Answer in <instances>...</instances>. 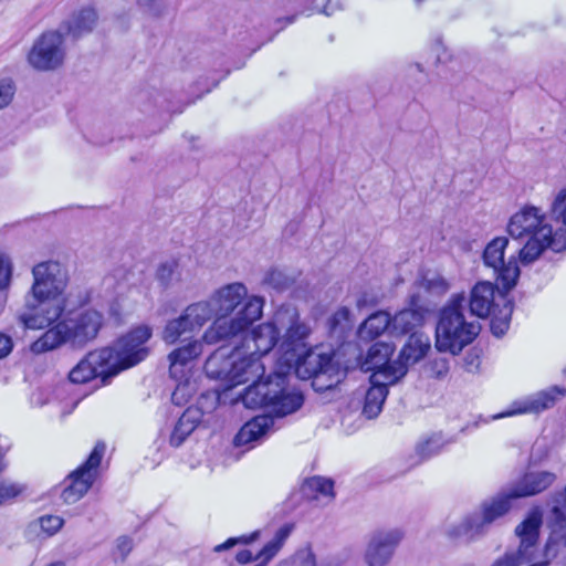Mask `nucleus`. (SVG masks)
<instances>
[{
	"mask_svg": "<svg viewBox=\"0 0 566 566\" xmlns=\"http://www.w3.org/2000/svg\"><path fill=\"white\" fill-rule=\"evenodd\" d=\"M507 232L513 239L524 241L518 250L523 265L535 262L547 249L566 250V233L562 229L554 231L547 216L534 206H525L514 213L507 223Z\"/></svg>",
	"mask_w": 566,
	"mask_h": 566,
	"instance_id": "1",
	"label": "nucleus"
},
{
	"mask_svg": "<svg viewBox=\"0 0 566 566\" xmlns=\"http://www.w3.org/2000/svg\"><path fill=\"white\" fill-rule=\"evenodd\" d=\"M105 324L104 314L96 308L75 311L48 328L31 344L30 350L39 355L63 345H69L73 349H83L98 337Z\"/></svg>",
	"mask_w": 566,
	"mask_h": 566,
	"instance_id": "2",
	"label": "nucleus"
},
{
	"mask_svg": "<svg viewBox=\"0 0 566 566\" xmlns=\"http://www.w3.org/2000/svg\"><path fill=\"white\" fill-rule=\"evenodd\" d=\"M465 294L455 293L440 308L436 325L434 346L439 353L459 355L462 349L474 342L481 332L478 321L469 322L463 313Z\"/></svg>",
	"mask_w": 566,
	"mask_h": 566,
	"instance_id": "3",
	"label": "nucleus"
},
{
	"mask_svg": "<svg viewBox=\"0 0 566 566\" xmlns=\"http://www.w3.org/2000/svg\"><path fill=\"white\" fill-rule=\"evenodd\" d=\"M289 376L283 371H274L251 384L242 395L248 408H269L276 417H285L297 411L304 403L300 391H289Z\"/></svg>",
	"mask_w": 566,
	"mask_h": 566,
	"instance_id": "4",
	"label": "nucleus"
},
{
	"mask_svg": "<svg viewBox=\"0 0 566 566\" xmlns=\"http://www.w3.org/2000/svg\"><path fill=\"white\" fill-rule=\"evenodd\" d=\"M205 373L208 378L224 381V388L230 389L238 385L259 380L264 373V366L253 354L241 356L240 350L235 346L233 350L227 355L222 348L211 354L205 363Z\"/></svg>",
	"mask_w": 566,
	"mask_h": 566,
	"instance_id": "5",
	"label": "nucleus"
},
{
	"mask_svg": "<svg viewBox=\"0 0 566 566\" xmlns=\"http://www.w3.org/2000/svg\"><path fill=\"white\" fill-rule=\"evenodd\" d=\"M153 336V329L148 325H138L120 336L113 346L103 347L109 352L108 364L113 368V375L130 368L149 355V347L146 345Z\"/></svg>",
	"mask_w": 566,
	"mask_h": 566,
	"instance_id": "6",
	"label": "nucleus"
},
{
	"mask_svg": "<svg viewBox=\"0 0 566 566\" xmlns=\"http://www.w3.org/2000/svg\"><path fill=\"white\" fill-rule=\"evenodd\" d=\"M542 523V512L538 509L530 511L524 521L515 528V534L520 538L517 549L515 552H506L492 566H521L531 563L536 557Z\"/></svg>",
	"mask_w": 566,
	"mask_h": 566,
	"instance_id": "7",
	"label": "nucleus"
},
{
	"mask_svg": "<svg viewBox=\"0 0 566 566\" xmlns=\"http://www.w3.org/2000/svg\"><path fill=\"white\" fill-rule=\"evenodd\" d=\"M65 310V300L62 296L30 293L25 297V310L19 314V321L25 328H51Z\"/></svg>",
	"mask_w": 566,
	"mask_h": 566,
	"instance_id": "8",
	"label": "nucleus"
},
{
	"mask_svg": "<svg viewBox=\"0 0 566 566\" xmlns=\"http://www.w3.org/2000/svg\"><path fill=\"white\" fill-rule=\"evenodd\" d=\"M104 452V443H97L87 459L64 479L60 496L65 504L76 503L93 486Z\"/></svg>",
	"mask_w": 566,
	"mask_h": 566,
	"instance_id": "9",
	"label": "nucleus"
},
{
	"mask_svg": "<svg viewBox=\"0 0 566 566\" xmlns=\"http://www.w3.org/2000/svg\"><path fill=\"white\" fill-rule=\"evenodd\" d=\"M509 242L506 237H496L486 244L482 254L483 264L493 270L497 284L505 292L516 286L521 274L517 264L518 255H511L507 261L504 259Z\"/></svg>",
	"mask_w": 566,
	"mask_h": 566,
	"instance_id": "10",
	"label": "nucleus"
},
{
	"mask_svg": "<svg viewBox=\"0 0 566 566\" xmlns=\"http://www.w3.org/2000/svg\"><path fill=\"white\" fill-rule=\"evenodd\" d=\"M392 352L389 344L377 342L369 347L365 356L360 355L357 358L359 368L365 373L371 371L370 378L374 380L398 382L407 375V368L396 359L390 360Z\"/></svg>",
	"mask_w": 566,
	"mask_h": 566,
	"instance_id": "11",
	"label": "nucleus"
},
{
	"mask_svg": "<svg viewBox=\"0 0 566 566\" xmlns=\"http://www.w3.org/2000/svg\"><path fill=\"white\" fill-rule=\"evenodd\" d=\"M64 34L61 30L42 33L33 43L28 62L38 71H51L57 69L64 60Z\"/></svg>",
	"mask_w": 566,
	"mask_h": 566,
	"instance_id": "12",
	"label": "nucleus"
},
{
	"mask_svg": "<svg viewBox=\"0 0 566 566\" xmlns=\"http://www.w3.org/2000/svg\"><path fill=\"white\" fill-rule=\"evenodd\" d=\"M303 367L312 378V387L317 392L335 388L346 375L334 361L332 354H310L303 365L297 367V373H302Z\"/></svg>",
	"mask_w": 566,
	"mask_h": 566,
	"instance_id": "13",
	"label": "nucleus"
},
{
	"mask_svg": "<svg viewBox=\"0 0 566 566\" xmlns=\"http://www.w3.org/2000/svg\"><path fill=\"white\" fill-rule=\"evenodd\" d=\"M566 396V388L563 386H551L532 395L516 399L502 412L494 415L492 419H502L520 415H538L553 408L557 400Z\"/></svg>",
	"mask_w": 566,
	"mask_h": 566,
	"instance_id": "14",
	"label": "nucleus"
},
{
	"mask_svg": "<svg viewBox=\"0 0 566 566\" xmlns=\"http://www.w3.org/2000/svg\"><path fill=\"white\" fill-rule=\"evenodd\" d=\"M111 354L106 349H95L82 358L77 365L70 371L69 379L74 384H85L99 378L102 385H106L113 377V368L107 358Z\"/></svg>",
	"mask_w": 566,
	"mask_h": 566,
	"instance_id": "15",
	"label": "nucleus"
},
{
	"mask_svg": "<svg viewBox=\"0 0 566 566\" xmlns=\"http://www.w3.org/2000/svg\"><path fill=\"white\" fill-rule=\"evenodd\" d=\"M275 322L279 324L280 333L284 329L285 334L280 343V349L284 354L295 352L304 344L310 334V328L300 322V314L295 306L291 304L282 305L275 312Z\"/></svg>",
	"mask_w": 566,
	"mask_h": 566,
	"instance_id": "16",
	"label": "nucleus"
},
{
	"mask_svg": "<svg viewBox=\"0 0 566 566\" xmlns=\"http://www.w3.org/2000/svg\"><path fill=\"white\" fill-rule=\"evenodd\" d=\"M33 293L62 296L67 285V272L57 261L40 262L32 269Z\"/></svg>",
	"mask_w": 566,
	"mask_h": 566,
	"instance_id": "17",
	"label": "nucleus"
},
{
	"mask_svg": "<svg viewBox=\"0 0 566 566\" xmlns=\"http://www.w3.org/2000/svg\"><path fill=\"white\" fill-rule=\"evenodd\" d=\"M429 308L419 292H411L407 298V307L392 316V336L417 333L415 329L422 326Z\"/></svg>",
	"mask_w": 566,
	"mask_h": 566,
	"instance_id": "18",
	"label": "nucleus"
},
{
	"mask_svg": "<svg viewBox=\"0 0 566 566\" xmlns=\"http://www.w3.org/2000/svg\"><path fill=\"white\" fill-rule=\"evenodd\" d=\"M500 293H505V291L502 287L500 289L497 284L480 281L471 289L465 304L468 303L472 315L485 318L496 306L502 304Z\"/></svg>",
	"mask_w": 566,
	"mask_h": 566,
	"instance_id": "19",
	"label": "nucleus"
},
{
	"mask_svg": "<svg viewBox=\"0 0 566 566\" xmlns=\"http://www.w3.org/2000/svg\"><path fill=\"white\" fill-rule=\"evenodd\" d=\"M401 538L402 533L397 528L375 533L365 554L368 566L387 565Z\"/></svg>",
	"mask_w": 566,
	"mask_h": 566,
	"instance_id": "20",
	"label": "nucleus"
},
{
	"mask_svg": "<svg viewBox=\"0 0 566 566\" xmlns=\"http://www.w3.org/2000/svg\"><path fill=\"white\" fill-rule=\"evenodd\" d=\"M273 427V416H255L240 428L239 432L234 436L233 444L235 447H247V450L253 449L268 439Z\"/></svg>",
	"mask_w": 566,
	"mask_h": 566,
	"instance_id": "21",
	"label": "nucleus"
},
{
	"mask_svg": "<svg viewBox=\"0 0 566 566\" xmlns=\"http://www.w3.org/2000/svg\"><path fill=\"white\" fill-rule=\"evenodd\" d=\"M328 339L337 347L343 346L352 337L354 332V319L348 307L342 306L336 310L325 324Z\"/></svg>",
	"mask_w": 566,
	"mask_h": 566,
	"instance_id": "22",
	"label": "nucleus"
},
{
	"mask_svg": "<svg viewBox=\"0 0 566 566\" xmlns=\"http://www.w3.org/2000/svg\"><path fill=\"white\" fill-rule=\"evenodd\" d=\"M555 480L556 474L551 471H530L510 489L516 499L528 497L545 491Z\"/></svg>",
	"mask_w": 566,
	"mask_h": 566,
	"instance_id": "23",
	"label": "nucleus"
},
{
	"mask_svg": "<svg viewBox=\"0 0 566 566\" xmlns=\"http://www.w3.org/2000/svg\"><path fill=\"white\" fill-rule=\"evenodd\" d=\"M517 500L512 495V490L509 488L503 489L496 495L485 500L481 504V512L479 513V521L486 530L497 518L506 515L513 505V501Z\"/></svg>",
	"mask_w": 566,
	"mask_h": 566,
	"instance_id": "24",
	"label": "nucleus"
},
{
	"mask_svg": "<svg viewBox=\"0 0 566 566\" xmlns=\"http://www.w3.org/2000/svg\"><path fill=\"white\" fill-rule=\"evenodd\" d=\"M247 287L242 283H231L222 286L210 297L217 316L227 317L247 296Z\"/></svg>",
	"mask_w": 566,
	"mask_h": 566,
	"instance_id": "25",
	"label": "nucleus"
},
{
	"mask_svg": "<svg viewBox=\"0 0 566 566\" xmlns=\"http://www.w3.org/2000/svg\"><path fill=\"white\" fill-rule=\"evenodd\" d=\"M201 350L202 345L198 340H191L187 345L174 349L168 355L170 377L178 381L186 379L187 366L201 354Z\"/></svg>",
	"mask_w": 566,
	"mask_h": 566,
	"instance_id": "26",
	"label": "nucleus"
},
{
	"mask_svg": "<svg viewBox=\"0 0 566 566\" xmlns=\"http://www.w3.org/2000/svg\"><path fill=\"white\" fill-rule=\"evenodd\" d=\"M280 335V327L274 315L271 322L260 324L251 331L250 340L254 345V352L251 354L259 359L265 356L279 344Z\"/></svg>",
	"mask_w": 566,
	"mask_h": 566,
	"instance_id": "27",
	"label": "nucleus"
},
{
	"mask_svg": "<svg viewBox=\"0 0 566 566\" xmlns=\"http://www.w3.org/2000/svg\"><path fill=\"white\" fill-rule=\"evenodd\" d=\"M485 533V528L479 521V513L472 512L465 515L459 523L449 525L444 534L451 542L469 543Z\"/></svg>",
	"mask_w": 566,
	"mask_h": 566,
	"instance_id": "28",
	"label": "nucleus"
},
{
	"mask_svg": "<svg viewBox=\"0 0 566 566\" xmlns=\"http://www.w3.org/2000/svg\"><path fill=\"white\" fill-rule=\"evenodd\" d=\"M430 337L424 333H412L402 346L397 363L403 365L407 369L409 366L417 364L424 358L430 350Z\"/></svg>",
	"mask_w": 566,
	"mask_h": 566,
	"instance_id": "29",
	"label": "nucleus"
},
{
	"mask_svg": "<svg viewBox=\"0 0 566 566\" xmlns=\"http://www.w3.org/2000/svg\"><path fill=\"white\" fill-rule=\"evenodd\" d=\"M370 387L366 391L363 406V415L368 419H374L382 410L385 400L389 394L388 387L396 382H387L386 380H374L369 377Z\"/></svg>",
	"mask_w": 566,
	"mask_h": 566,
	"instance_id": "30",
	"label": "nucleus"
},
{
	"mask_svg": "<svg viewBox=\"0 0 566 566\" xmlns=\"http://www.w3.org/2000/svg\"><path fill=\"white\" fill-rule=\"evenodd\" d=\"M97 21V14L92 8L81 9L74 13L69 20L60 25V30L64 35H70L74 40L93 30Z\"/></svg>",
	"mask_w": 566,
	"mask_h": 566,
	"instance_id": "31",
	"label": "nucleus"
},
{
	"mask_svg": "<svg viewBox=\"0 0 566 566\" xmlns=\"http://www.w3.org/2000/svg\"><path fill=\"white\" fill-rule=\"evenodd\" d=\"M385 332L392 335V316L386 311H377L361 323L358 336L361 339H375Z\"/></svg>",
	"mask_w": 566,
	"mask_h": 566,
	"instance_id": "32",
	"label": "nucleus"
},
{
	"mask_svg": "<svg viewBox=\"0 0 566 566\" xmlns=\"http://www.w3.org/2000/svg\"><path fill=\"white\" fill-rule=\"evenodd\" d=\"M509 292L500 293V301L502 304L496 306L489 316L490 329L493 336L501 338L506 334L510 328L511 318L514 310L513 300L507 297Z\"/></svg>",
	"mask_w": 566,
	"mask_h": 566,
	"instance_id": "33",
	"label": "nucleus"
},
{
	"mask_svg": "<svg viewBox=\"0 0 566 566\" xmlns=\"http://www.w3.org/2000/svg\"><path fill=\"white\" fill-rule=\"evenodd\" d=\"M243 333L235 324L233 317L227 319L224 316H217L212 325L203 333V340L207 344H217L221 340H228Z\"/></svg>",
	"mask_w": 566,
	"mask_h": 566,
	"instance_id": "34",
	"label": "nucleus"
},
{
	"mask_svg": "<svg viewBox=\"0 0 566 566\" xmlns=\"http://www.w3.org/2000/svg\"><path fill=\"white\" fill-rule=\"evenodd\" d=\"M197 329L188 318L187 314L182 312L178 317L169 319L161 334V338L167 344H175L181 338L187 339Z\"/></svg>",
	"mask_w": 566,
	"mask_h": 566,
	"instance_id": "35",
	"label": "nucleus"
},
{
	"mask_svg": "<svg viewBox=\"0 0 566 566\" xmlns=\"http://www.w3.org/2000/svg\"><path fill=\"white\" fill-rule=\"evenodd\" d=\"M301 495L307 500H317L319 497H328L334 500V481L328 478L315 475L306 479L300 489Z\"/></svg>",
	"mask_w": 566,
	"mask_h": 566,
	"instance_id": "36",
	"label": "nucleus"
},
{
	"mask_svg": "<svg viewBox=\"0 0 566 566\" xmlns=\"http://www.w3.org/2000/svg\"><path fill=\"white\" fill-rule=\"evenodd\" d=\"M264 300L260 296L249 297L233 317L240 331L245 332L261 317Z\"/></svg>",
	"mask_w": 566,
	"mask_h": 566,
	"instance_id": "37",
	"label": "nucleus"
},
{
	"mask_svg": "<svg viewBox=\"0 0 566 566\" xmlns=\"http://www.w3.org/2000/svg\"><path fill=\"white\" fill-rule=\"evenodd\" d=\"M454 442V437L443 439L440 433L432 434L417 443L416 455L421 462L430 460L431 458L439 455L446 449V447Z\"/></svg>",
	"mask_w": 566,
	"mask_h": 566,
	"instance_id": "38",
	"label": "nucleus"
},
{
	"mask_svg": "<svg viewBox=\"0 0 566 566\" xmlns=\"http://www.w3.org/2000/svg\"><path fill=\"white\" fill-rule=\"evenodd\" d=\"M413 286L436 296L446 294L450 289V284L441 274L429 270L419 272Z\"/></svg>",
	"mask_w": 566,
	"mask_h": 566,
	"instance_id": "39",
	"label": "nucleus"
},
{
	"mask_svg": "<svg viewBox=\"0 0 566 566\" xmlns=\"http://www.w3.org/2000/svg\"><path fill=\"white\" fill-rule=\"evenodd\" d=\"M548 525L551 534L544 547V556L554 558L566 549V523L557 524L553 520V515L548 514Z\"/></svg>",
	"mask_w": 566,
	"mask_h": 566,
	"instance_id": "40",
	"label": "nucleus"
},
{
	"mask_svg": "<svg viewBox=\"0 0 566 566\" xmlns=\"http://www.w3.org/2000/svg\"><path fill=\"white\" fill-rule=\"evenodd\" d=\"M184 312L197 331H200L206 323L217 317L213 303L210 298L192 303L188 305Z\"/></svg>",
	"mask_w": 566,
	"mask_h": 566,
	"instance_id": "41",
	"label": "nucleus"
},
{
	"mask_svg": "<svg viewBox=\"0 0 566 566\" xmlns=\"http://www.w3.org/2000/svg\"><path fill=\"white\" fill-rule=\"evenodd\" d=\"M292 532V525L285 524L281 526L274 534V537L268 542L263 548L255 555V558L268 564L282 548L284 542Z\"/></svg>",
	"mask_w": 566,
	"mask_h": 566,
	"instance_id": "42",
	"label": "nucleus"
},
{
	"mask_svg": "<svg viewBox=\"0 0 566 566\" xmlns=\"http://www.w3.org/2000/svg\"><path fill=\"white\" fill-rule=\"evenodd\" d=\"M295 283V277L286 274L279 269H270L262 280L265 287L272 289L276 293H282L291 289Z\"/></svg>",
	"mask_w": 566,
	"mask_h": 566,
	"instance_id": "43",
	"label": "nucleus"
},
{
	"mask_svg": "<svg viewBox=\"0 0 566 566\" xmlns=\"http://www.w3.org/2000/svg\"><path fill=\"white\" fill-rule=\"evenodd\" d=\"M178 261L171 259L160 263L156 271V279L165 289L169 287L180 277Z\"/></svg>",
	"mask_w": 566,
	"mask_h": 566,
	"instance_id": "44",
	"label": "nucleus"
},
{
	"mask_svg": "<svg viewBox=\"0 0 566 566\" xmlns=\"http://www.w3.org/2000/svg\"><path fill=\"white\" fill-rule=\"evenodd\" d=\"M450 369L449 358L444 356H437L430 358L424 365V371L433 378L442 379L444 378Z\"/></svg>",
	"mask_w": 566,
	"mask_h": 566,
	"instance_id": "45",
	"label": "nucleus"
},
{
	"mask_svg": "<svg viewBox=\"0 0 566 566\" xmlns=\"http://www.w3.org/2000/svg\"><path fill=\"white\" fill-rule=\"evenodd\" d=\"M552 218L562 221L566 226V189H562L555 196L551 206Z\"/></svg>",
	"mask_w": 566,
	"mask_h": 566,
	"instance_id": "46",
	"label": "nucleus"
},
{
	"mask_svg": "<svg viewBox=\"0 0 566 566\" xmlns=\"http://www.w3.org/2000/svg\"><path fill=\"white\" fill-rule=\"evenodd\" d=\"M193 430L188 423L186 424L181 419H178L169 437L170 446L174 448L180 447Z\"/></svg>",
	"mask_w": 566,
	"mask_h": 566,
	"instance_id": "47",
	"label": "nucleus"
},
{
	"mask_svg": "<svg viewBox=\"0 0 566 566\" xmlns=\"http://www.w3.org/2000/svg\"><path fill=\"white\" fill-rule=\"evenodd\" d=\"M39 526L49 536L57 533L64 524V520L57 515H43L38 518Z\"/></svg>",
	"mask_w": 566,
	"mask_h": 566,
	"instance_id": "48",
	"label": "nucleus"
},
{
	"mask_svg": "<svg viewBox=\"0 0 566 566\" xmlns=\"http://www.w3.org/2000/svg\"><path fill=\"white\" fill-rule=\"evenodd\" d=\"M24 488L18 483L0 482V505L18 497Z\"/></svg>",
	"mask_w": 566,
	"mask_h": 566,
	"instance_id": "49",
	"label": "nucleus"
},
{
	"mask_svg": "<svg viewBox=\"0 0 566 566\" xmlns=\"http://www.w3.org/2000/svg\"><path fill=\"white\" fill-rule=\"evenodd\" d=\"M12 275V264L10 258L0 253V290H4L9 286Z\"/></svg>",
	"mask_w": 566,
	"mask_h": 566,
	"instance_id": "50",
	"label": "nucleus"
},
{
	"mask_svg": "<svg viewBox=\"0 0 566 566\" xmlns=\"http://www.w3.org/2000/svg\"><path fill=\"white\" fill-rule=\"evenodd\" d=\"M186 424L188 423L191 428L196 429L202 419V412L197 407H188L182 415L179 417Z\"/></svg>",
	"mask_w": 566,
	"mask_h": 566,
	"instance_id": "51",
	"label": "nucleus"
},
{
	"mask_svg": "<svg viewBox=\"0 0 566 566\" xmlns=\"http://www.w3.org/2000/svg\"><path fill=\"white\" fill-rule=\"evenodd\" d=\"M14 95V86L9 81L0 82V109L10 104Z\"/></svg>",
	"mask_w": 566,
	"mask_h": 566,
	"instance_id": "52",
	"label": "nucleus"
},
{
	"mask_svg": "<svg viewBox=\"0 0 566 566\" xmlns=\"http://www.w3.org/2000/svg\"><path fill=\"white\" fill-rule=\"evenodd\" d=\"M133 548L132 539L127 536H120L116 541V552L120 555L122 560L130 553Z\"/></svg>",
	"mask_w": 566,
	"mask_h": 566,
	"instance_id": "53",
	"label": "nucleus"
},
{
	"mask_svg": "<svg viewBox=\"0 0 566 566\" xmlns=\"http://www.w3.org/2000/svg\"><path fill=\"white\" fill-rule=\"evenodd\" d=\"M432 51L434 53V64L446 63L448 61L449 55L442 44L441 39L436 40L432 46Z\"/></svg>",
	"mask_w": 566,
	"mask_h": 566,
	"instance_id": "54",
	"label": "nucleus"
},
{
	"mask_svg": "<svg viewBox=\"0 0 566 566\" xmlns=\"http://www.w3.org/2000/svg\"><path fill=\"white\" fill-rule=\"evenodd\" d=\"M11 337L0 333V358L8 356L12 350Z\"/></svg>",
	"mask_w": 566,
	"mask_h": 566,
	"instance_id": "55",
	"label": "nucleus"
},
{
	"mask_svg": "<svg viewBox=\"0 0 566 566\" xmlns=\"http://www.w3.org/2000/svg\"><path fill=\"white\" fill-rule=\"evenodd\" d=\"M344 6L343 0H327L323 8V13L326 15H333L336 11L342 10Z\"/></svg>",
	"mask_w": 566,
	"mask_h": 566,
	"instance_id": "56",
	"label": "nucleus"
},
{
	"mask_svg": "<svg viewBox=\"0 0 566 566\" xmlns=\"http://www.w3.org/2000/svg\"><path fill=\"white\" fill-rule=\"evenodd\" d=\"M259 558H255L253 556L252 552L250 549H241L235 555V560L241 565H247L253 560H258Z\"/></svg>",
	"mask_w": 566,
	"mask_h": 566,
	"instance_id": "57",
	"label": "nucleus"
},
{
	"mask_svg": "<svg viewBox=\"0 0 566 566\" xmlns=\"http://www.w3.org/2000/svg\"><path fill=\"white\" fill-rule=\"evenodd\" d=\"M463 360H464L465 369L470 373L475 370L480 365L479 356L473 353H468Z\"/></svg>",
	"mask_w": 566,
	"mask_h": 566,
	"instance_id": "58",
	"label": "nucleus"
},
{
	"mask_svg": "<svg viewBox=\"0 0 566 566\" xmlns=\"http://www.w3.org/2000/svg\"><path fill=\"white\" fill-rule=\"evenodd\" d=\"M238 544L237 537H230L222 544H219L214 547V552H223L227 551Z\"/></svg>",
	"mask_w": 566,
	"mask_h": 566,
	"instance_id": "59",
	"label": "nucleus"
},
{
	"mask_svg": "<svg viewBox=\"0 0 566 566\" xmlns=\"http://www.w3.org/2000/svg\"><path fill=\"white\" fill-rule=\"evenodd\" d=\"M259 536H260L259 531H255V532L251 533L250 535L239 536V537H237L238 544H245V545L250 544V543L254 542Z\"/></svg>",
	"mask_w": 566,
	"mask_h": 566,
	"instance_id": "60",
	"label": "nucleus"
},
{
	"mask_svg": "<svg viewBox=\"0 0 566 566\" xmlns=\"http://www.w3.org/2000/svg\"><path fill=\"white\" fill-rule=\"evenodd\" d=\"M301 565L302 566H317L315 555L312 551H307L305 556L302 557Z\"/></svg>",
	"mask_w": 566,
	"mask_h": 566,
	"instance_id": "61",
	"label": "nucleus"
},
{
	"mask_svg": "<svg viewBox=\"0 0 566 566\" xmlns=\"http://www.w3.org/2000/svg\"><path fill=\"white\" fill-rule=\"evenodd\" d=\"M551 557H545L544 560L533 563L528 566H548L549 565Z\"/></svg>",
	"mask_w": 566,
	"mask_h": 566,
	"instance_id": "62",
	"label": "nucleus"
},
{
	"mask_svg": "<svg viewBox=\"0 0 566 566\" xmlns=\"http://www.w3.org/2000/svg\"><path fill=\"white\" fill-rule=\"evenodd\" d=\"M295 17L296 15H289V17H285L284 19H277V23H280L282 20H284L285 21L284 25L291 24L295 21Z\"/></svg>",
	"mask_w": 566,
	"mask_h": 566,
	"instance_id": "63",
	"label": "nucleus"
},
{
	"mask_svg": "<svg viewBox=\"0 0 566 566\" xmlns=\"http://www.w3.org/2000/svg\"><path fill=\"white\" fill-rule=\"evenodd\" d=\"M48 566H65V564L61 560L50 563Z\"/></svg>",
	"mask_w": 566,
	"mask_h": 566,
	"instance_id": "64",
	"label": "nucleus"
}]
</instances>
